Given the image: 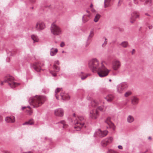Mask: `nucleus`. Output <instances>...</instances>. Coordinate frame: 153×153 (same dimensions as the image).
I'll return each mask as SVG.
<instances>
[{"mask_svg": "<svg viewBox=\"0 0 153 153\" xmlns=\"http://www.w3.org/2000/svg\"><path fill=\"white\" fill-rule=\"evenodd\" d=\"M89 67L93 72H97L100 77H104L107 76L110 71L102 64L100 63L96 58L90 60L88 61Z\"/></svg>", "mask_w": 153, "mask_h": 153, "instance_id": "nucleus-1", "label": "nucleus"}, {"mask_svg": "<svg viewBox=\"0 0 153 153\" xmlns=\"http://www.w3.org/2000/svg\"><path fill=\"white\" fill-rule=\"evenodd\" d=\"M45 100L44 96H33L31 97L29 102L33 108L37 107L41 105Z\"/></svg>", "mask_w": 153, "mask_h": 153, "instance_id": "nucleus-2", "label": "nucleus"}, {"mask_svg": "<svg viewBox=\"0 0 153 153\" xmlns=\"http://www.w3.org/2000/svg\"><path fill=\"white\" fill-rule=\"evenodd\" d=\"M73 116L74 117L73 118V123L74 124L79 125L74 126V128L77 129H76V131H79L84 125L85 120L84 117L81 116H78L76 118L74 113L73 114Z\"/></svg>", "mask_w": 153, "mask_h": 153, "instance_id": "nucleus-3", "label": "nucleus"}, {"mask_svg": "<svg viewBox=\"0 0 153 153\" xmlns=\"http://www.w3.org/2000/svg\"><path fill=\"white\" fill-rule=\"evenodd\" d=\"M14 79L11 76H6L3 82L1 83V85H3L4 83H7L8 85L12 88H14L17 86L20 85L19 83H16L14 81Z\"/></svg>", "mask_w": 153, "mask_h": 153, "instance_id": "nucleus-4", "label": "nucleus"}, {"mask_svg": "<svg viewBox=\"0 0 153 153\" xmlns=\"http://www.w3.org/2000/svg\"><path fill=\"white\" fill-rule=\"evenodd\" d=\"M50 30L51 33L54 35L58 36L62 33V30L60 27L54 23L52 24Z\"/></svg>", "mask_w": 153, "mask_h": 153, "instance_id": "nucleus-5", "label": "nucleus"}, {"mask_svg": "<svg viewBox=\"0 0 153 153\" xmlns=\"http://www.w3.org/2000/svg\"><path fill=\"white\" fill-rule=\"evenodd\" d=\"M128 84L126 82H123L118 85L116 87L117 91L120 94L123 93V91L128 87Z\"/></svg>", "mask_w": 153, "mask_h": 153, "instance_id": "nucleus-6", "label": "nucleus"}, {"mask_svg": "<svg viewBox=\"0 0 153 153\" xmlns=\"http://www.w3.org/2000/svg\"><path fill=\"white\" fill-rule=\"evenodd\" d=\"M59 62L58 60L55 61L53 67V70L50 71V73L54 76H56L57 73L59 71V68L56 65H59Z\"/></svg>", "mask_w": 153, "mask_h": 153, "instance_id": "nucleus-7", "label": "nucleus"}, {"mask_svg": "<svg viewBox=\"0 0 153 153\" xmlns=\"http://www.w3.org/2000/svg\"><path fill=\"white\" fill-rule=\"evenodd\" d=\"M121 65L120 62L118 60L114 59L112 62V68L114 71H117Z\"/></svg>", "mask_w": 153, "mask_h": 153, "instance_id": "nucleus-8", "label": "nucleus"}, {"mask_svg": "<svg viewBox=\"0 0 153 153\" xmlns=\"http://www.w3.org/2000/svg\"><path fill=\"white\" fill-rule=\"evenodd\" d=\"M43 64L41 62L35 63L31 65L32 68L34 69L37 72H39L41 70V67L43 65Z\"/></svg>", "mask_w": 153, "mask_h": 153, "instance_id": "nucleus-9", "label": "nucleus"}, {"mask_svg": "<svg viewBox=\"0 0 153 153\" xmlns=\"http://www.w3.org/2000/svg\"><path fill=\"white\" fill-rule=\"evenodd\" d=\"M98 111L96 109L90 111L89 114V117L93 120L96 119L99 116Z\"/></svg>", "mask_w": 153, "mask_h": 153, "instance_id": "nucleus-10", "label": "nucleus"}, {"mask_svg": "<svg viewBox=\"0 0 153 153\" xmlns=\"http://www.w3.org/2000/svg\"><path fill=\"white\" fill-rule=\"evenodd\" d=\"M139 13L137 11H134L131 15V17L130 18V22L131 23H133L135 21V19L139 18Z\"/></svg>", "mask_w": 153, "mask_h": 153, "instance_id": "nucleus-11", "label": "nucleus"}, {"mask_svg": "<svg viewBox=\"0 0 153 153\" xmlns=\"http://www.w3.org/2000/svg\"><path fill=\"white\" fill-rule=\"evenodd\" d=\"M113 141V138L111 137L105 138L103 140L101 143L102 145L105 147L111 143Z\"/></svg>", "mask_w": 153, "mask_h": 153, "instance_id": "nucleus-12", "label": "nucleus"}, {"mask_svg": "<svg viewBox=\"0 0 153 153\" xmlns=\"http://www.w3.org/2000/svg\"><path fill=\"white\" fill-rule=\"evenodd\" d=\"M45 27V25L44 22L40 21L37 22L36 26V29L39 31L44 29Z\"/></svg>", "mask_w": 153, "mask_h": 153, "instance_id": "nucleus-13", "label": "nucleus"}, {"mask_svg": "<svg viewBox=\"0 0 153 153\" xmlns=\"http://www.w3.org/2000/svg\"><path fill=\"white\" fill-rule=\"evenodd\" d=\"M105 123L108 125L107 126V128H111L113 130L115 129V126L113 124L111 121V118L110 117H108L105 121Z\"/></svg>", "mask_w": 153, "mask_h": 153, "instance_id": "nucleus-14", "label": "nucleus"}, {"mask_svg": "<svg viewBox=\"0 0 153 153\" xmlns=\"http://www.w3.org/2000/svg\"><path fill=\"white\" fill-rule=\"evenodd\" d=\"M64 111L61 108L57 109L54 111V114L55 115L59 117H62L64 115Z\"/></svg>", "mask_w": 153, "mask_h": 153, "instance_id": "nucleus-15", "label": "nucleus"}, {"mask_svg": "<svg viewBox=\"0 0 153 153\" xmlns=\"http://www.w3.org/2000/svg\"><path fill=\"white\" fill-rule=\"evenodd\" d=\"M108 133V131L107 130L102 131L99 129L96 133L99 137H102L106 136Z\"/></svg>", "mask_w": 153, "mask_h": 153, "instance_id": "nucleus-16", "label": "nucleus"}, {"mask_svg": "<svg viewBox=\"0 0 153 153\" xmlns=\"http://www.w3.org/2000/svg\"><path fill=\"white\" fill-rule=\"evenodd\" d=\"M104 104V102L103 101L99 100L98 101L96 100H92L91 102V105L95 107L98 105H100L102 104Z\"/></svg>", "mask_w": 153, "mask_h": 153, "instance_id": "nucleus-17", "label": "nucleus"}, {"mask_svg": "<svg viewBox=\"0 0 153 153\" xmlns=\"http://www.w3.org/2000/svg\"><path fill=\"white\" fill-rule=\"evenodd\" d=\"M57 100H60L62 102L68 100L70 98V96H55Z\"/></svg>", "mask_w": 153, "mask_h": 153, "instance_id": "nucleus-18", "label": "nucleus"}, {"mask_svg": "<svg viewBox=\"0 0 153 153\" xmlns=\"http://www.w3.org/2000/svg\"><path fill=\"white\" fill-rule=\"evenodd\" d=\"M5 121L7 123H12L15 122V118L13 116L6 117L5 118Z\"/></svg>", "mask_w": 153, "mask_h": 153, "instance_id": "nucleus-19", "label": "nucleus"}, {"mask_svg": "<svg viewBox=\"0 0 153 153\" xmlns=\"http://www.w3.org/2000/svg\"><path fill=\"white\" fill-rule=\"evenodd\" d=\"M58 50L57 48H52L50 49V55L51 56H53L55 55L57 52H58Z\"/></svg>", "mask_w": 153, "mask_h": 153, "instance_id": "nucleus-20", "label": "nucleus"}, {"mask_svg": "<svg viewBox=\"0 0 153 153\" xmlns=\"http://www.w3.org/2000/svg\"><path fill=\"white\" fill-rule=\"evenodd\" d=\"M138 102V99L136 96H133L131 98L132 103L133 105L137 104Z\"/></svg>", "mask_w": 153, "mask_h": 153, "instance_id": "nucleus-21", "label": "nucleus"}, {"mask_svg": "<svg viewBox=\"0 0 153 153\" xmlns=\"http://www.w3.org/2000/svg\"><path fill=\"white\" fill-rule=\"evenodd\" d=\"M134 120V118L131 115H129L127 118V121L128 123H131Z\"/></svg>", "mask_w": 153, "mask_h": 153, "instance_id": "nucleus-22", "label": "nucleus"}, {"mask_svg": "<svg viewBox=\"0 0 153 153\" xmlns=\"http://www.w3.org/2000/svg\"><path fill=\"white\" fill-rule=\"evenodd\" d=\"M31 39L33 40V42H37L39 41V39L37 36L35 35H33L31 36Z\"/></svg>", "mask_w": 153, "mask_h": 153, "instance_id": "nucleus-23", "label": "nucleus"}, {"mask_svg": "<svg viewBox=\"0 0 153 153\" xmlns=\"http://www.w3.org/2000/svg\"><path fill=\"white\" fill-rule=\"evenodd\" d=\"M111 0H105L104 2V7L106 8L109 6L110 5V2Z\"/></svg>", "mask_w": 153, "mask_h": 153, "instance_id": "nucleus-24", "label": "nucleus"}, {"mask_svg": "<svg viewBox=\"0 0 153 153\" xmlns=\"http://www.w3.org/2000/svg\"><path fill=\"white\" fill-rule=\"evenodd\" d=\"M104 98L107 102H111L114 98V96H106Z\"/></svg>", "mask_w": 153, "mask_h": 153, "instance_id": "nucleus-25", "label": "nucleus"}, {"mask_svg": "<svg viewBox=\"0 0 153 153\" xmlns=\"http://www.w3.org/2000/svg\"><path fill=\"white\" fill-rule=\"evenodd\" d=\"M106 106L105 107L103 105H102L101 106H99L98 107V109L101 111H105L106 110Z\"/></svg>", "mask_w": 153, "mask_h": 153, "instance_id": "nucleus-26", "label": "nucleus"}, {"mask_svg": "<svg viewBox=\"0 0 153 153\" xmlns=\"http://www.w3.org/2000/svg\"><path fill=\"white\" fill-rule=\"evenodd\" d=\"M94 35V32L93 30H91L90 34L88 38L87 41H88L91 39L92 38Z\"/></svg>", "mask_w": 153, "mask_h": 153, "instance_id": "nucleus-27", "label": "nucleus"}, {"mask_svg": "<svg viewBox=\"0 0 153 153\" xmlns=\"http://www.w3.org/2000/svg\"><path fill=\"white\" fill-rule=\"evenodd\" d=\"M100 16H101L99 14H97L95 16L94 19V21L95 22H97L100 18Z\"/></svg>", "mask_w": 153, "mask_h": 153, "instance_id": "nucleus-28", "label": "nucleus"}, {"mask_svg": "<svg viewBox=\"0 0 153 153\" xmlns=\"http://www.w3.org/2000/svg\"><path fill=\"white\" fill-rule=\"evenodd\" d=\"M86 15H84L82 17V22L84 23H85L86 22L88 21V19L86 17Z\"/></svg>", "mask_w": 153, "mask_h": 153, "instance_id": "nucleus-29", "label": "nucleus"}, {"mask_svg": "<svg viewBox=\"0 0 153 153\" xmlns=\"http://www.w3.org/2000/svg\"><path fill=\"white\" fill-rule=\"evenodd\" d=\"M128 43L126 41H124L120 43V45L124 48H126L128 45Z\"/></svg>", "mask_w": 153, "mask_h": 153, "instance_id": "nucleus-30", "label": "nucleus"}, {"mask_svg": "<svg viewBox=\"0 0 153 153\" xmlns=\"http://www.w3.org/2000/svg\"><path fill=\"white\" fill-rule=\"evenodd\" d=\"M33 123V120H30L28 122H26L24 123H23V125H31Z\"/></svg>", "mask_w": 153, "mask_h": 153, "instance_id": "nucleus-31", "label": "nucleus"}, {"mask_svg": "<svg viewBox=\"0 0 153 153\" xmlns=\"http://www.w3.org/2000/svg\"><path fill=\"white\" fill-rule=\"evenodd\" d=\"M132 91L131 90H128L125 93L124 96H129L132 95Z\"/></svg>", "mask_w": 153, "mask_h": 153, "instance_id": "nucleus-32", "label": "nucleus"}, {"mask_svg": "<svg viewBox=\"0 0 153 153\" xmlns=\"http://www.w3.org/2000/svg\"><path fill=\"white\" fill-rule=\"evenodd\" d=\"M103 38H104L105 39V41L104 43L102 45V47H104L106 45L108 41L107 39V38L105 37H104Z\"/></svg>", "mask_w": 153, "mask_h": 153, "instance_id": "nucleus-33", "label": "nucleus"}, {"mask_svg": "<svg viewBox=\"0 0 153 153\" xmlns=\"http://www.w3.org/2000/svg\"><path fill=\"white\" fill-rule=\"evenodd\" d=\"M81 76V79L82 80H84L88 76V74H82V75H80Z\"/></svg>", "mask_w": 153, "mask_h": 153, "instance_id": "nucleus-34", "label": "nucleus"}, {"mask_svg": "<svg viewBox=\"0 0 153 153\" xmlns=\"http://www.w3.org/2000/svg\"><path fill=\"white\" fill-rule=\"evenodd\" d=\"M62 89L61 88H58L56 89L55 91V95H56L57 93L60 92Z\"/></svg>", "mask_w": 153, "mask_h": 153, "instance_id": "nucleus-35", "label": "nucleus"}, {"mask_svg": "<svg viewBox=\"0 0 153 153\" xmlns=\"http://www.w3.org/2000/svg\"><path fill=\"white\" fill-rule=\"evenodd\" d=\"M147 27L149 29H151L153 28V26L151 24L147 23L146 24V25Z\"/></svg>", "mask_w": 153, "mask_h": 153, "instance_id": "nucleus-36", "label": "nucleus"}, {"mask_svg": "<svg viewBox=\"0 0 153 153\" xmlns=\"http://www.w3.org/2000/svg\"><path fill=\"white\" fill-rule=\"evenodd\" d=\"M42 91L44 93L46 94L48 93L49 89L47 88H45L42 90Z\"/></svg>", "mask_w": 153, "mask_h": 153, "instance_id": "nucleus-37", "label": "nucleus"}, {"mask_svg": "<svg viewBox=\"0 0 153 153\" xmlns=\"http://www.w3.org/2000/svg\"><path fill=\"white\" fill-rule=\"evenodd\" d=\"M59 123L62 124L63 128H64L66 126V124H65V122L64 120L58 122V123Z\"/></svg>", "mask_w": 153, "mask_h": 153, "instance_id": "nucleus-38", "label": "nucleus"}, {"mask_svg": "<svg viewBox=\"0 0 153 153\" xmlns=\"http://www.w3.org/2000/svg\"><path fill=\"white\" fill-rule=\"evenodd\" d=\"M27 112L30 115H31L32 113V111L30 110H27Z\"/></svg>", "mask_w": 153, "mask_h": 153, "instance_id": "nucleus-39", "label": "nucleus"}, {"mask_svg": "<svg viewBox=\"0 0 153 153\" xmlns=\"http://www.w3.org/2000/svg\"><path fill=\"white\" fill-rule=\"evenodd\" d=\"M65 45V43L63 42H61L60 45V46L61 47H64Z\"/></svg>", "mask_w": 153, "mask_h": 153, "instance_id": "nucleus-40", "label": "nucleus"}, {"mask_svg": "<svg viewBox=\"0 0 153 153\" xmlns=\"http://www.w3.org/2000/svg\"><path fill=\"white\" fill-rule=\"evenodd\" d=\"M114 150L110 149L109 150L107 153H114Z\"/></svg>", "mask_w": 153, "mask_h": 153, "instance_id": "nucleus-41", "label": "nucleus"}, {"mask_svg": "<svg viewBox=\"0 0 153 153\" xmlns=\"http://www.w3.org/2000/svg\"><path fill=\"white\" fill-rule=\"evenodd\" d=\"M118 149H123V147H122V146L121 145H119L118 146Z\"/></svg>", "mask_w": 153, "mask_h": 153, "instance_id": "nucleus-42", "label": "nucleus"}, {"mask_svg": "<svg viewBox=\"0 0 153 153\" xmlns=\"http://www.w3.org/2000/svg\"><path fill=\"white\" fill-rule=\"evenodd\" d=\"M3 119L2 117L0 115V121H2Z\"/></svg>", "mask_w": 153, "mask_h": 153, "instance_id": "nucleus-43", "label": "nucleus"}, {"mask_svg": "<svg viewBox=\"0 0 153 153\" xmlns=\"http://www.w3.org/2000/svg\"><path fill=\"white\" fill-rule=\"evenodd\" d=\"M134 3L135 4H138V2L137 1H136L135 0H134Z\"/></svg>", "mask_w": 153, "mask_h": 153, "instance_id": "nucleus-44", "label": "nucleus"}, {"mask_svg": "<svg viewBox=\"0 0 153 153\" xmlns=\"http://www.w3.org/2000/svg\"><path fill=\"white\" fill-rule=\"evenodd\" d=\"M64 94V92H62V93H61V96H64L63 95Z\"/></svg>", "mask_w": 153, "mask_h": 153, "instance_id": "nucleus-45", "label": "nucleus"}, {"mask_svg": "<svg viewBox=\"0 0 153 153\" xmlns=\"http://www.w3.org/2000/svg\"><path fill=\"white\" fill-rule=\"evenodd\" d=\"M123 0H119L118 4H119L120 2H122Z\"/></svg>", "mask_w": 153, "mask_h": 153, "instance_id": "nucleus-46", "label": "nucleus"}, {"mask_svg": "<svg viewBox=\"0 0 153 153\" xmlns=\"http://www.w3.org/2000/svg\"><path fill=\"white\" fill-rule=\"evenodd\" d=\"M134 49H133V50H132V54H133L134 53Z\"/></svg>", "mask_w": 153, "mask_h": 153, "instance_id": "nucleus-47", "label": "nucleus"}, {"mask_svg": "<svg viewBox=\"0 0 153 153\" xmlns=\"http://www.w3.org/2000/svg\"><path fill=\"white\" fill-rule=\"evenodd\" d=\"M145 15H146V16H150V15H149V14L148 13H146L145 14Z\"/></svg>", "mask_w": 153, "mask_h": 153, "instance_id": "nucleus-48", "label": "nucleus"}, {"mask_svg": "<svg viewBox=\"0 0 153 153\" xmlns=\"http://www.w3.org/2000/svg\"><path fill=\"white\" fill-rule=\"evenodd\" d=\"M26 108V107H25V106L23 107H22V110H23L24 109H25Z\"/></svg>", "mask_w": 153, "mask_h": 153, "instance_id": "nucleus-49", "label": "nucleus"}, {"mask_svg": "<svg viewBox=\"0 0 153 153\" xmlns=\"http://www.w3.org/2000/svg\"><path fill=\"white\" fill-rule=\"evenodd\" d=\"M27 153H33V152L31 151H29L28 152H27Z\"/></svg>", "mask_w": 153, "mask_h": 153, "instance_id": "nucleus-50", "label": "nucleus"}, {"mask_svg": "<svg viewBox=\"0 0 153 153\" xmlns=\"http://www.w3.org/2000/svg\"><path fill=\"white\" fill-rule=\"evenodd\" d=\"M93 6V5L92 4H91V5H90V7H92Z\"/></svg>", "mask_w": 153, "mask_h": 153, "instance_id": "nucleus-51", "label": "nucleus"}, {"mask_svg": "<svg viewBox=\"0 0 153 153\" xmlns=\"http://www.w3.org/2000/svg\"><path fill=\"white\" fill-rule=\"evenodd\" d=\"M95 11V10L94 9H92V11L93 12H94Z\"/></svg>", "mask_w": 153, "mask_h": 153, "instance_id": "nucleus-52", "label": "nucleus"}, {"mask_svg": "<svg viewBox=\"0 0 153 153\" xmlns=\"http://www.w3.org/2000/svg\"><path fill=\"white\" fill-rule=\"evenodd\" d=\"M114 153H118L117 152L114 151Z\"/></svg>", "mask_w": 153, "mask_h": 153, "instance_id": "nucleus-53", "label": "nucleus"}, {"mask_svg": "<svg viewBox=\"0 0 153 153\" xmlns=\"http://www.w3.org/2000/svg\"><path fill=\"white\" fill-rule=\"evenodd\" d=\"M31 1L32 2H34L35 1H34V0H32Z\"/></svg>", "mask_w": 153, "mask_h": 153, "instance_id": "nucleus-54", "label": "nucleus"}, {"mask_svg": "<svg viewBox=\"0 0 153 153\" xmlns=\"http://www.w3.org/2000/svg\"><path fill=\"white\" fill-rule=\"evenodd\" d=\"M86 11L88 13H89V12L87 10Z\"/></svg>", "mask_w": 153, "mask_h": 153, "instance_id": "nucleus-55", "label": "nucleus"}, {"mask_svg": "<svg viewBox=\"0 0 153 153\" xmlns=\"http://www.w3.org/2000/svg\"><path fill=\"white\" fill-rule=\"evenodd\" d=\"M149 140L151 139V137H149Z\"/></svg>", "mask_w": 153, "mask_h": 153, "instance_id": "nucleus-56", "label": "nucleus"}, {"mask_svg": "<svg viewBox=\"0 0 153 153\" xmlns=\"http://www.w3.org/2000/svg\"><path fill=\"white\" fill-rule=\"evenodd\" d=\"M65 51H62V53H65Z\"/></svg>", "mask_w": 153, "mask_h": 153, "instance_id": "nucleus-57", "label": "nucleus"}, {"mask_svg": "<svg viewBox=\"0 0 153 153\" xmlns=\"http://www.w3.org/2000/svg\"><path fill=\"white\" fill-rule=\"evenodd\" d=\"M27 107H28L29 108H30V107L29 106H27Z\"/></svg>", "mask_w": 153, "mask_h": 153, "instance_id": "nucleus-58", "label": "nucleus"}, {"mask_svg": "<svg viewBox=\"0 0 153 153\" xmlns=\"http://www.w3.org/2000/svg\"><path fill=\"white\" fill-rule=\"evenodd\" d=\"M147 151V150H146V152H142V153H146V152Z\"/></svg>", "mask_w": 153, "mask_h": 153, "instance_id": "nucleus-59", "label": "nucleus"}, {"mask_svg": "<svg viewBox=\"0 0 153 153\" xmlns=\"http://www.w3.org/2000/svg\"><path fill=\"white\" fill-rule=\"evenodd\" d=\"M22 153H27V152H23Z\"/></svg>", "mask_w": 153, "mask_h": 153, "instance_id": "nucleus-60", "label": "nucleus"}, {"mask_svg": "<svg viewBox=\"0 0 153 153\" xmlns=\"http://www.w3.org/2000/svg\"><path fill=\"white\" fill-rule=\"evenodd\" d=\"M109 81H111V79H110L109 80Z\"/></svg>", "mask_w": 153, "mask_h": 153, "instance_id": "nucleus-61", "label": "nucleus"}, {"mask_svg": "<svg viewBox=\"0 0 153 153\" xmlns=\"http://www.w3.org/2000/svg\"><path fill=\"white\" fill-rule=\"evenodd\" d=\"M88 17H89L90 16V15H88Z\"/></svg>", "mask_w": 153, "mask_h": 153, "instance_id": "nucleus-62", "label": "nucleus"}, {"mask_svg": "<svg viewBox=\"0 0 153 153\" xmlns=\"http://www.w3.org/2000/svg\"><path fill=\"white\" fill-rule=\"evenodd\" d=\"M81 74H83V73L82 72H81Z\"/></svg>", "mask_w": 153, "mask_h": 153, "instance_id": "nucleus-63", "label": "nucleus"}, {"mask_svg": "<svg viewBox=\"0 0 153 153\" xmlns=\"http://www.w3.org/2000/svg\"><path fill=\"white\" fill-rule=\"evenodd\" d=\"M35 96H38V95H35Z\"/></svg>", "mask_w": 153, "mask_h": 153, "instance_id": "nucleus-64", "label": "nucleus"}]
</instances>
